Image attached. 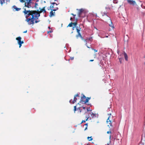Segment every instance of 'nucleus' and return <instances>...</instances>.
<instances>
[{
  "instance_id": "nucleus-4",
  "label": "nucleus",
  "mask_w": 145,
  "mask_h": 145,
  "mask_svg": "<svg viewBox=\"0 0 145 145\" xmlns=\"http://www.w3.org/2000/svg\"><path fill=\"white\" fill-rule=\"evenodd\" d=\"M22 38L19 37L16 38V39L18 41V43L19 45V48H20L22 46V44L24 43L23 41H21V39Z\"/></svg>"
},
{
  "instance_id": "nucleus-42",
  "label": "nucleus",
  "mask_w": 145,
  "mask_h": 145,
  "mask_svg": "<svg viewBox=\"0 0 145 145\" xmlns=\"http://www.w3.org/2000/svg\"><path fill=\"white\" fill-rule=\"evenodd\" d=\"M85 120H83L82 122V123H83V122H85Z\"/></svg>"
},
{
  "instance_id": "nucleus-30",
  "label": "nucleus",
  "mask_w": 145,
  "mask_h": 145,
  "mask_svg": "<svg viewBox=\"0 0 145 145\" xmlns=\"http://www.w3.org/2000/svg\"><path fill=\"white\" fill-rule=\"evenodd\" d=\"M105 8L107 9V10H109L110 8L108 7H106Z\"/></svg>"
},
{
  "instance_id": "nucleus-23",
  "label": "nucleus",
  "mask_w": 145,
  "mask_h": 145,
  "mask_svg": "<svg viewBox=\"0 0 145 145\" xmlns=\"http://www.w3.org/2000/svg\"><path fill=\"white\" fill-rule=\"evenodd\" d=\"M72 22H71V23H70L69 24V25L67 26V27H69H69H72Z\"/></svg>"
},
{
  "instance_id": "nucleus-3",
  "label": "nucleus",
  "mask_w": 145,
  "mask_h": 145,
  "mask_svg": "<svg viewBox=\"0 0 145 145\" xmlns=\"http://www.w3.org/2000/svg\"><path fill=\"white\" fill-rule=\"evenodd\" d=\"M57 5V4L56 3H53L50 6L51 10L54 11H56V10H57L58 9V8L57 7H56V8L53 9L54 7H56Z\"/></svg>"
},
{
  "instance_id": "nucleus-2",
  "label": "nucleus",
  "mask_w": 145,
  "mask_h": 145,
  "mask_svg": "<svg viewBox=\"0 0 145 145\" xmlns=\"http://www.w3.org/2000/svg\"><path fill=\"white\" fill-rule=\"evenodd\" d=\"M33 1H20L21 3H24L25 7L28 8H31L34 6V3Z\"/></svg>"
},
{
  "instance_id": "nucleus-9",
  "label": "nucleus",
  "mask_w": 145,
  "mask_h": 145,
  "mask_svg": "<svg viewBox=\"0 0 145 145\" xmlns=\"http://www.w3.org/2000/svg\"><path fill=\"white\" fill-rule=\"evenodd\" d=\"M45 7H44L43 8H39V10H37V12H39V13H41L42 12H44H44H46V11L45 10Z\"/></svg>"
},
{
  "instance_id": "nucleus-39",
  "label": "nucleus",
  "mask_w": 145,
  "mask_h": 145,
  "mask_svg": "<svg viewBox=\"0 0 145 145\" xmlns=\"http://www.w3.org/2000/svg\"><path fill=\"white\" fill-rule=\"evenodd\" d=\"M69 44H66V46L65 47V48L66 46H67Z\"/></svg>"
},
{
  "instance_id": "nucleus-14",
  "label": "nucleus",
  "mask_w": 145,
  "mask_h": 145,
  "mask_svg": "<svg viewBox=\"0 0 145 145\" xmlns=\"http://www.w3.org/2000/svg\"><path fill=\"white\" fill-rule=\"evenodd\" d=\"M55 13L54 12H53V11H51L50 13V17L52 16H54L55 15L54 14Z\"/></svg>"
},
{
  "instance_id": "nucleus-28",
  "label": "nucleus",
  "mask_w": 145,
  "mask_h": 145,
  "mask_svg": "<svg viewBox=\"0 0 145 145\" xmlns=\"http://www.w3.org/2000/svg\"><path fill=\"white\" fill-rule=\"evenodd\" d=\"M53 32V30L52 29H51L50 31L48 32V33H52V32Z\"/></svg>"
},
{
  "instance_id": "nucleus-45",
  "label": "nucleus",
  "mask_w": 145,
  "mask_h": 145,
  "mask_svg": "<svg viewBox=\"0 0 145 145\" xmlns=\"http://www.w3.org/2000/svg\"><path fill=\"white\" fill-rule=\"evenodd\" d=\"M71 14L72 15H73V16H76V15H74V14Z\"/></svg>"
},
{
  "instance_id": "nucleus-11",
  "label": "nucleus",
  "mask_w": 145,
  "mask_h": 145,
  "mask_svg": "<svg viewBox=\"0 0 145 145\" xmlns=\"http://www.w3.org/2000/svg\"><path fill=\"white\" fill-rule=\"evenodd\" d=\"M108 22H109L110 23V24H109V26L112 27H114L113 25L112 24V22L110 19H109Z\"/></svg>"
},
{
  "instance_id": "nucleus-41",
  "label": "nucleus",
  "mask_w": 145,
  "mask_h": 145,
  "mask_svg": "<svg viewBox=\"0 0 145 145\" xmlns=\"http://www.w3.org/2000/svg\"><path fill=\"white\" fill-rule=\"evenodd\" d=\"M82 108H83L84 110H85L86 109L85 107H82Z\"/></svg>"
},
{
  "instance_id": "nucleus-26",
  "label": "nucleus",
  "mask_w": 145,
  "mask_h": 145,
  "mask_svg": "<svg viewBox=\"0 0 145 145\" xmlns=\"http://www.w3.org/2000/svg\"><path fill=\"white\" fill-rule=\"evenodd\" d=\"M77 109L78 110H79L80 111V113H81L82 112V110L81 109H80V107H78V108H77Z\"/></svg>"
},
{
  "instance_id": "nucleus-5",
  "label": "nucleus",
  "mask_w": 145,
  "mask_h": 145,
  "mask_svg": "<svg viewBox=\"0 0 145 145\" xmlns=\"http://www.w3.org/2000/svg\"><path fill=\"white\" fill-rule=\"evenodd\" d=\"M76 10H78V16L79 17H81L82 14L84 12V9L83 8H81L80 9H77Z\"/></svg>"
},
{
  "instance_id": "nucleus-53",
  "label": "nucleus",
  "mask_w": 145,
  "mask_h": 145,
  "mask_svg": "<svg viewBox=\"0 0 145 145\" xmlns=\"http://www.w3.org/2000/svg\"><path fill=\"white\" fill-rule=\"evenodd\" d=\"M79 103H78V105H79Z\"/></svg>"
},
{
  "instance_id": "nucleus-32",
  "label": "nucleus",
  "mask_w": 145,
  "mask_h": 145,
  "mask_svg": "<svg viewBox=\"0 0 145 145\" xmlns=\"http://www.w3.org/2000/svg\"><path fill=\"white\" fill-rule=\"evenodd\" d=\"M74 96H76V97H79V95L78 94H77L76 95Z\"/></svg>"
},
{
  "instance_id": "nucleus-15",
  "label": "nucleus",
  "mask_w": 145,
  "mask_h": 145,
  "mask_svg": "<svg viewBox=\"0 0 145 145\" xmlns=\"http://www.w3.org/2000/svg\"><path fill=\"white\" fill-rule=\"evenodd\" d=\"M110 117V116H109L108 117V119L107 120L106 122L107 123H108V122H110V123H109V124L111 126H112V123H111V121L109 120Z\"/></svg>"
},
{
  "instance_id": "nucleus-27",
  "label": "nucleus",
  "mask_w": 145,
  "mask_h": 145,
  "mask_svg": "<svg viewBox=\"0 0 145 145\" xmlns=\"http://www.w3.org/2000/svg\"><path fill=\"white\" fill-rule=\"evenodd\" d=\"M87 109L88 111H91V110L90 108H88Z\"/></svg>"
},
{
  "instance_id": "nucleus-24",
  "label": "nucleus",
  "mask_w": 145,
  "mask_h": 145,
  "mask_svg": "<svg viewBox=\"0 0 145 145\" xmlns=\"http://www.w3.org/2000/svg\"><path fill=\"white\" fill-rule=\"evenodd\" d=\"M38 3H35V5H34V7H35V8H37V6H38Z\"/></svg>"
},
{
  "instance_id": "nucleus-25",
  "label": "nucleus",
  "mask_w": 145,
  "mask_h": 145,
  "mask_svg": "<svg viewBox=\"0 0 145 145\" xmlns=\"http://www.w3.org/2000/svg\"><path fill=\"white\" fill-rule=\"evenodd\" d=\"M74 112L75 113V112L76 110V106H74Z\"/></svg>"
},
{
  "instance_id": "nucleus-35",
  "label": "nucleus",
  "mask_w": 145,
  "mask_h": 145,
  "mask_svg": "<svg viewBox=\"0 0 145 145\" xmlns=\"http://www.w3.org/2000/svg\"><path fill=\"white\" fill-rule=\"evenodd\" d=\"M139 145H144V144L142 143H140L139 144Z\"/></svg>"
},
{
  "instance_id": "nucleus-29",
  "label": "nucleus",
  "mask_w": 145,
  "mask_h": 145,
  "mask_svg": "<svg viewBox=\"0 0 145 145\" xmlns=\"http://www.w3.org/2000/svg\"><path fill=\"white\" fill-rule=\"evenodd\" d=\"M121 60H122V59L121 58H119V61L121 63Z\"/></svg>"
},
{
  "instance_id": "nucleus-56",
  "label": "nucleus",
  "mask_w": 145,
  "mask_h": 145,
  "mask_svg": "<svg viewBox=\"0 0 145 145\" xmlns=\"http://www.w3.org/2000/svg\"><path fill=\"white\" fill-rule=\"evenodd\" d=\"M108 144V145H109L108 144Z\"/></svg>"
},
{
  "instance_id": "nucleus-46",
  "label": "nucleus",
  "mask_w": 145,
  "mask_h": 145,
  "mask_svg": "<svg viewBox=\"0 0 145 145\" xmlns=\"http://www.w3.org/2000/svg\"><path fill=\"white\" fill-rule=\"evenodd\" d=\"M88 118H89V117L87 118V119L86 120V121H87L88 120Z\"/></svg>"
},
{
  "instance_id": "nucleus-34",
  "label": "nucleus",
  "mask_w": 145,
  "mask_h": 145,
  "mask_svg": "<svg viewBox=\"0 0 145 145\" xmlns=\"http://www.w3.org/2000/svg\"><path fill=\"white\" fill-rule=\"evenodd\" d=\"M70 59L71 60H73L74 59V57H70Z\"/></svg>"
},
{
  "instance_id": "nucleus-38",
  "label": "nucleus",
  "mask_w": 145,
  "mask_h": 145,
  "mask_svg": "<svg viewBox=\"0 0 145 145\" xmlns=\"http://www.w3.org/2000/svg\"><path fill=\"white\" fill-rule=\"evenodd\" d=\"M107 133V134H109V133H111V131H108Z\"/></svg>"
},
{
  "instance_id": "nucleus-7",
  "label": "nucleus",
  "mask_w": 145,
  "mask_h": 145,
  "mask_svg": "<svg viewBox=\"0 0 145 145\" xmlns=\"http://www.w3.org/2000/svg\"><path fill=\"white\" fill-rule=\"evenodd\" d=\"M12 10L14 11H19L21 9V8H18L15 5L13 6L12 7Z\"/></svg>"
},
{
  "instance_id": "nucleus-1",
  "label": "nucleus",
  "mask_w": 145,
  "mask_h": 145,
  "mask_svg": "<svg viewBox=\"0 0 145 145\" xmlns=\"http://www.w3.org/2000/svg\"><path fill=\"white\" fill-rule=\"evenodd\" d=\"M23 12L25 15L26 19L25 21L28 22L29 25H33L35 23H37L40 21L39 18L40 16V14L36 11L27 10L25 9Z\"/></svg>"
},
{
  "instance_id": "nucleus-40",
  "label": "nucleus",
  "mask_w": 145,
  "mask_h": 145,
  "mask_svg": "<svg viewBox=\"0 0 145 145\" xmlns=\"http://www.w3.org/2000/svg\"><path fill=\"white\" fill-rule=\"evenodd\" d=\"M27 30H26V31H24V32H23V33H27Z\"/></svg>"
},
{
  "instance_id": "nucleus-19",
  "label": "nucleus",
  "mask_w": 145,
  "mask_h": 145,
  "mask_svg": "<svg viewBox=\"0 0 145 145\" xmlns=\"http://www.w3.org/2000/svg\"><path fill=\"white\" fill-rule=\"evenodd\" d=\"M87 138L88 140L89 141L92 140L93 139L92 138V137H88Z\"/></svg>"
},
{
  "instance_id": "nucleus-37",
  "label": "nucleus",
  "mask_w": 145,
  "mask_h": 145,
  "mask_svg": "<svg viewBox=\"0 0 145 145\" xmlns=\"http://www.w3.org/2000/svg\"><path fill=\"white\" fill-rule=\"evenodd\" d=\"M93 50H94V52H97V50H95V49H93Z\"/></svg>"
},
{
  "instance_id": "nucleus-31",
  "label": "nucleus",
  "mask_w": 145,
  "mask_h": 145,
  "mask_svg": "<svg viewBox=\"0 0 145 145\" xmlns=\"http://www.w3.org/2000/svg\"><path fill=\"white\" fill-rule=\"evenodd\" d=\"M103 14H104L102 15L103 16L104 15H106L107 14V12H103Z\"/></svg>"
},
{
  "instance_id": "nucleus-43",
  "label": "nucleus",
  "mask_w": 145,
  "mask_h": 145,
  "mask_svg": "<svg viewBox=\"0 0 145 145\" xmlns=\"http://www.w3.org/2000/svg\"><path fill=\"white\" fill-rule=\"evenodd\" d=\"M86 45L87 46V47L88 48H90V47H89V46H88L87 45H87Z\"/></svg>"
},
{
  "instance_id": "nucleus-12",
  "label": "nucleus",
  "mask_w": 145,
  "mask_h": 145,
  "mask_svg": "<svg viewBox=\"0 0 145 145\" xmlns=\"http://www.w3.org/2000/svg\"><path fill=\"white\" fill-rule=\"evenodd\" d=\"M76 100H77V98H76V96H74V100L72 101V102H71V101L72 100H71L69 102L70 103H71V102H72V103H74L75 102H76Z\"/></svg>"
},
{
  "instance_id": "nucleus-48",
  "label": "nucleus",
  "mask_w": 145,
  "mask_h": 145,
  "mask_svg": "<svg viewBox=\"0 0 145 145\" xmlns=\"http://www.w3.org/2000/svg\"><path fill=\"white\" fill-rule=\"evenodd\" d=\"M72 18L71 17V18H70L71 20H72Z\"/></svg>"
},
{
  "instance_id": "nucleus-22",
  "label": "nucleus",
  "mask_w": 145,
  "mask_h": 145,
  "mask_svg": "<svg viewBox=\"0 0 145 145\" xmlns=\"http://www.w3.org/2000/svg\"><path fill=\"white\" fill-rule=\"evenodd\" d=\"M84 125L86 126V127H85V128L84 130H86L87 129V128L88 124L86 123V124H85Z\"/></svg>"
},
{
  "instance_id": "nucleus-17",
  "label": "nucleus",
  "mask_w": 145,
  "mask_h": 145,
  "mask_svg": "<svg viewBox=\"0 0 145 145\" xmlns=\"http://www.w3.org/2000/svg\"><path fill=\"white\" fill-rule=\"evenodd\" d=\"M81 36L82 35L80 33H79L76 35V37L77 38V39H78L79 37H81Z\"/></svg>"
},
{
  "instance_id": "nucleus-13",
  "label": "nucleus",
  "mask_w": 145,
  "mask_h": 145,
  "mask_svg": "<svg viewBox=\"0 0 145 145\" xmlns=\"http://www.w3.org/2000/svg\"><path fill=\"white\" fill-rule=\"evenodd\" d=\"M124 57H125V60L127 61V60H128L127 56V54L125 52H124Z\"/></svg>"
},
{
  "instance_id": "nucleus-18",
  "label": "nucleus",
  "mask_w": 145,
  "mask_h": 145,
  "mask_svg": "<svg viewBox=\"0 0 145 145\" xmlns=\"http://www.w3.org/2000/svg\"><path fill=\"white\" fill-rule=\"evenodd\" d=\"M76 29L77 32L78 33V34L80 33V29H79L78 28V27H76Z\"/></svg>"
},
{
  "instance_id": "nucleus-10",
  "label": "nucleus",
  "mask_w": 145,
  "mask_h": 145,
  "mask_svg": "<svg viewBox=\"0 0 145 145\" xmlns=\"http://www.w3.org/2000/svg\"><path fill=\"white\" fill-rule=\"evenodd\" d=\"M128 3L131 5H134L136 4V3L135 1H127Z\"/></svg>"
},
{
  "instance_id": "nucleus-16",
  "label": "nucleus",
  "mask_w": 145,
  "mask_h": 145,
  "mask_svg": "<svg viewBox=\"0 0 145 145\" xmlns=\"http://www.w3.org/2000/svg\"><path fill=\"white\" fill-rule=\"evenodd\" d=\"M5 1H0V4H1V6L3 5V3H5Z\"/></svg>"
},
{
  "instance_id": "nucleus-51",
  "label": "nucleus",
  "mask_w": 145,
  "mask_h": 145,
  "mask_svg": "<svg viewBox=\"0 0 145 145\" xmlns=\"http://www.w3.org/2000/svg\"><path fill=\"white\" fill-rule=\"evenodd\" d=\"M48 28H49V29H50V27H48Z\"/></svg>"
},
{
  "instance_id": "nucleus-20",
  "label": "nucleus",
  "mask_w": 145,
  "mask_h": 145,
  "mask_svg": "<svg viewBox=\"0 0 145 145\" xmlns=\"http://www.w3.org/2000/svg\"><path fill=\"white\" fill-rule=\"evenodd\" d=\"M95 115H96L95 114L92 113L91 114V116L92 117V118H93L94 117V116H95V117H95Z\"/></svg>"
},
{
  "instance_id": "nucleus-33",
  "label": "nucleus",
  "mask_w": 145,
  "mask_h": 145,
  "mask_svg": "<svg viewBox=\"0 0 145 145\" xmlns=\"http://www.w3.org/2000/svg\"><path fill=\"white\" fill-rule=\"evenodd\" d=\"M113 2L114 3H117V1H116V0L113 1Z\"/></svg>"
},
{
  "instance_id": "nucleus-47",
  "label": "nucleus",
  "mask_w": 145,
  "mask_h": 145,
  "mask_svg": "<svg viewBox=\"0 0 145 145\" xmlns=\"http://www.w3.org/2000/svg\"><path fill=\"white\" fill-rule=\"evenodd\" d=\"M109 138L111 139V135H110L109 137Z\"/></svg>"
},
{
  "instance_id": "nucleus-21",
  "label": "nucleus",
  "mask_w": 145,
  "mask_h": 145,
  "mask_svg": "<svg viewBox=\"0 0 145 145\" xmlns=\"http://www.w3.org/2000/svg\"><path fill=\"white\" fill-rule=\"evenodd\" d=\"M77 23L76 22L72 23V25H73L74 27H76L77 25Z\"/></svg>"
},
{
  "instance_id": "nucleus-8",
  "label": "nucleus",
  "mask_w": 145,
  "mask_h": 145,
  "mask_svg": "<svg viewBox=\"0 0 145 145\" xmlns=\"http://www.w3.org/2000/svg\"><path fill=\"white\" fill-rule=\"evenodd\" d=\"M84 40V41L86 42L85 44L87 45V42L90 43V42L92 40V37H90Z\"/></svg>"
},
{
  "instance_id": "nucleus-49",
  "label": "nucleus",
  "mask_w": 145,
  "mask_h": 145,
  "mask_svg": "<svg viewBox=\"0 0 145 145\" xmlns=\"http://www.w3.org/2000/svg\"><path fill=\"white\" fill-rule=\"evenodd\" d=\"M88 105H91V104H88Z\"/></svg>"
},
{
  "instance_id": "nucleus-6",
  "label": "nucleus",
  "mask_w": 145,
  "mask_h": 145,
  "mask_svg": "<svg viewBox=\"0 0 145 145\" xmlns=\"http://www.w3.org/2000/svg\"><path fill=\"white\" fill-rule=\"evenodd\" d=\"M85 98V96L84 95H83V96L82 97L80 102L81 101L84 102V103L85 104H86V103L88 102L89 101V99H90V98H89L88 97V98L86 99L85 101H84V99Z\"/></svg>"
},
{
  "instance_id": "nucleus-52",
  "label": "nucleus",
  "mask_w": 145,
  "mask_h": 145,
  "mask_svg": "<svg viewBox=\"0 0 145 145\" xmlns=\"http://www.w3.org/2000/svg\"><path fill=\"white\" fill-rule=\"evenodd\" d=\"M106 37H108V36H106Z\"/></svg>"
},
{
  "instance_id": "nucleus-44",
  "label": "nucleus",
  "mask_w": 145,
  "mask_h": 145,
  "mask_svg": "<svg viewBox=\"0 0 145 145\" xmlns=\"http://www.w3.org/2000/svg\"><path fill=\"white\" fill-rule=\"evenodd\" d=\"M94 61V60H93V59H91V60H90V61Z\"/></svg>"
},
{
  "instance_id": "nucleus-55",
  "label": "nucleus",
  "mask_w": 145,
  "mask_h": 145,
  "mask_svg": "<svg viewBox=\"0 0 145 145\" xmlns=\"http://www.w3.org/2000/svg\"><path fill=\"white\" fill-rule=\"evenodd\" d=\"M44 3H45V2H45V1H44Z\"/></svg>"
},
{
  "instance_id": "nucleus-54",
  "label": "nucleus",
  "mask_w": 145,
  "mask_h": 145,
  "mask_svg": "<svg viewBox=\"0 0 145 145\" xmlns=\"http://www.w3.org/2000/svg\"><path fill=\"white\" fill-rule=\"evenodd\" d=\"M39 1L38 0H37V1Z\"/></svg>"
},
{
  "instance_id": "nucleus-50",
  "label": "nucleus",
  "mask_w": 145,
  "mask_h": 145,
  "mask_svg": "<svg viewBox=\"0 0 145 145\" xmlns=\"http://www.w3.org/2000/svg\"><path fill=\"white\" fill-rule=\"evenodd\" d=\"M7 1H8L7 0L6 1V3H7Z\"/></svg>"
},
{
  "instance_id": "nucleus-36",
  "label": "nucleus",
  "mask_w": 145,
  "mask_h": 145,
  "mask_svg": "<svg viewBox=\"0 0 145 145\" xmlns=\"http://www.w3.org/2000/svg\"><path fill=\"white\" fill-rule=\"evenodd\" d=\"M81 38V39H82V40H84V38L82 37V36H81V37H80Z\"/></svg>"
}]
</instances>
